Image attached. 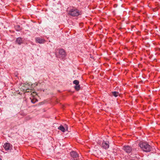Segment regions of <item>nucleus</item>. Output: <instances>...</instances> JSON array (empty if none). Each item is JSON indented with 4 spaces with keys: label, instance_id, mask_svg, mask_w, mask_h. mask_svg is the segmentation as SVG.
Listing matches in <instances>:
<instances>
[{
    "label": "nucleus",
    "instance_id": "1",
    "mask_svg": "<svg viewBox=\"0 0 160 160\" xmlns=\"http://www.w3.org/2000/svg\"><path fill=\"white\" fill-rule=\"evenodd\" d=\"M68 14L72 17H77L81 15L82 12L81 10L78 9L77 8L73 7L69 10Z\"/></svg>",
    "mask_w": 160,
    "mask_h": 160
},
{
    "label": "nucleus",
    "instance_id": "2",
    "mask_svg": "<svg viewBox=\"0 0 160 160\" xmlns=\"http://www.w3.org/2000/svg\"><path fill=\"white\" fill-rule=\"evenodd\" d=\"M139 146L141 148L144 152H149L151 150V146L146 142H141Z\"/></svg>",
    "mask_w": 160,
    "mask_h": 160
},
{
    "label": "nucleus",
    "instance_id": "3",
    "mask_svg": "<svg viewBox=\"0 0 160 160\" xmlns=\"http://www.w3.org/2000/svg\"><path fill=\"white\" fill-rule=\"evenodd\" d=\"M71 159L73 160H77L79 158L78 154L75 151H72L70 152Z\"/></svg>",
    "mask_w": 160,
    "mask_h": 160
},
{
    "label": "nucleus",
    "instance_id": "4",
    "mask_svg": "<svg viewBox=\"0 0 160 160\" xmlns=\"http://www.w3.org/2000/svg\"><path fill=\"white\" fill-rule=\"evenodd\" d=\"M37 95V93L35 92H33L31 93V96L30 97V99L32 103H34L38 101V100L36 98Z\"/></svg>",
    "mask_w": 160,
    "mask_h": 160
},
{
    "label": "nucleus",
    "instance_id": "5",
    "mask_svg": "<svg viewBox=\"0 0 160 160\" xmlns=\"http://www.w3.org/2000/svg\"><path fill=\"white\" fill-rule=\"evenodd\" d=\"M66 53L64 50L61 48L59 50V58L62 59H64L66 56Z\"/></svg>",
    "mask_w": 160,
    "mask_h": 160
},
{
    "label": "nucleus",
    "instance_id": "6",
    "mask_svg": "<svg viewBox=\"0 0 160 160\" xmlns=\"http://www.w3.org/2000/svg\"><path fill=\"white\" fill-rule=\"evenodd\" d=\"M35 40L36 43L40 44H43L46 42V40L40 37H36Z\"/></svg>",
    "mask_w": 160,
    "mask_h": 160
},
{
    "label": "nucleus",
    "instance_id": "7",
    "mask_svg": "<svg viewBox=\"0 0 160 160\" xmlns=\"http://www.w3.org/2000/svg\"><path fill=\"white\" fill-rule=\"evenodd\" d=\"M123 149L127 153H130L132 151V148L129 146H124L123 147Z\"/></svg>",
    "mask_w": 160,
    "mask_h": 160
},
{
    "label": "nucleus",
    "instance_id": "8",
    "mask_svg": "<svg viewBox=\"0 0 160 160\" xmlns=\"http://www.w3.org/2000/svg\"><path fill=\"white\" fill-rule=\"evenodd\" d=\"M3 148L6 150H10L12 148V146L9 143H5L3 146Z\"/></svg>",
    "mask_w": 160,
    "mask_h": 160
},
{
    "label": "nucleus",
    "instance_id": "9",
    "mask_svg": "<svg viewBox=\"0 0 160 160\" xmlns=\"http://www.w3.org/2000/svg\"><path fill=\"white\" fill-rule=\"evenodd\" d=\"M109 142H105L103 141V142L102 144V147L106 149L108 148L109 147Z\"/></svg>",
    "mask_w": 160,
    "mask_h": 160
},
{
    "label": "nucleus",
    "instance_id": "10",
    "mask_svg": "<svg viewBox=\"0 0 160 160\" xmlns=\"http://www.w3.org/2000/svg\"><path fill=\"white\" fill-rule=\"evenodd\" d=\"M16 42L18 45H21L23 43L22 38L21 37H18L16 39Z\"/></svg>",
    "mask_w": 160,
    "mask_h": 160
},
{
    "label": "nucleus",
    "instance_id": "11",
    "mask_svg": "<svg viewBox=\"0 0 160 160\" xmlns=\"http://www.w3.org/2000/svg\"><path fill=\"white\" fill-rule=\"evenodd\" d=\"M58 129L61 131L63 132H65V129L64 128L62 125H60L59 127L58 128Z\"/></svg>",
    "mask_w": 160,
    "mask_h": 160
},
{
    "label": "nucleus",
    "instance_id": "12",
    "mask_svg": "<svg viewBox=\"0 0 160 160\" xmlns=\"http://www.w3.org/2000/svg\"><path fill=\"white\" fill-rule=\"evenodd\" d=\"M112 94L113 96L116 97L118 96L119 93L115 91L112 92Z\"/></svg>",
    "mask_w": 160,
    "mask_h": 160
},
{
    "label": "nucleus",
    "instance_id": "13",
    "mask_svg": "<svg viewBox=\"0 0 160 160\" xmlns=\"http://www.w3.org/2000/svg\"><path fill=\"white\" fill-rule=\"evenodd\" d=\"M75 89L77 90H78L80 88V86L79 85H76L74 87Z\"/></svg>",
    "mask_w": 160,
    "mask_h": 160
},
{
    "label": "nucleus",
    "instance_id": "14",
    "mask_svg": "<svg viewBox=\"0 0 160 160\" xmlns=\"http://www.w3.org/2000/svg\"><path fill=\"white\" fill-rule=\"evenodd\" d=\"M73 83L76 85H79V82L78 80H75L73 81Z\"/></svg>",
    "mask_w": 160,
    "mask_h": 160
},
{
    "label": "nucleus",
    "instance_id": "15",
    "mask_svg": "<svg viewBox=\"0 0 160 160\" xmlns=\"http://www.w3.org/2000/svg\"><path fill=\"white\" fill-rule=\"evenodd\" d=\"M15 28L16 30L18 31H19L20 30V27L18 25L16 26H15Z\"/></svg>",
    "mask_w": 160,
    "mask_h": 160
},
{
    "label": "nucleus",
    "instance_id": "16",
    "mask_svg": "<svg viewBox=\"0 0 160 160\" xmlns=\"http://www.w3.org/2000/svg\"><path fill=\"white\" fill-rule=\"evenodd\" d=\"M0 160H2V159L0 158Z\"/></svg>",
    "mask_w": 160,
    "mask_h": 160
},
{
    "label": "nucleus",
    "instance_id": "17",
    "mask_svg": "<svg viewBox=\"0 0 160 160\" xmlns=\"http://www.w3.org/2000/svg\"><path fill=\"white\" fill-rule=\"evenodd\" d=\"M27 92H28L29 91H27Z\"/></svg>",
    "mask_w": 160,
    "mask_h": 160
}]
</instances>
